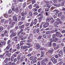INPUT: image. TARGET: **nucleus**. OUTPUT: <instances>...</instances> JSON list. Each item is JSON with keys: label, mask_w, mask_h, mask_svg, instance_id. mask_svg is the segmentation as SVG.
Instances as JSON below:
<instances>
[{"label": "nucleus", "mask_w": 65, "mask_h": 65, "mask_svg": "<svg viewBox=\"0 0 65 65\" xmlns=\"http://www.w3.org/2000/svg\"><path fill=\"white\" fill-rule=\"evenodd\" d=\"M10 33H12L11 35V37H12V36H15L17 35V34L15 32H14L13 31V30H10Z\"/></svg>", "instance_id": "1"}, {"label": "nucleus", "mask_w": 65, "mask_h": 65, "mask_svg": "<svg viewBox=\"0 0 65 65\" xmlns=\"http://www.w3.org/2000/svg\"><path fill=\"white\" fill-rule=\"evenodd\" d=\"M26 44L27 45H29V46H25V48H30V47H31V46H32L31 44H29V43H26Z\"/></svg>", "instance_id": "2"}, {"label": "nucleus", "mask_w": 65, "mask_h": 65, "mask_svg": "<svg viewBox=\"0 0 65 65\" xmlns=\"http://www.w3.org/2000/svg\"><path fill=\"white\" fill-rule=\"evenodd\" d=\"M18 37L17 36L15 37L13 39V40H14L16 41V43H18Z\"/></svg>", "instance_id": "3"}, {"label": "nucleus", "mask_w": 65, "mask_h": 65, "mask_svg": "<svg viewBox=\"0 0 65 65\" xmlns=\"http://www.w3.org/2000/svg\"><path fill=\"white\" fill-rule=\"evenodd\" d=\"M13 20L14 21L17 22L18 21V18L15 16H14L13 17Z\"/></svg>", "instance_id": "4"}, {"label": "nucleus", "mask_w": 65, "mask_h": 65, "mask_svg": "<svg viewBox=\"0 0 65 65\" xmlns=\"http://www.w3.org/2000/svg\"><path fill=\"white\" fill-rule=\"evenodd\" d=\"M36 47L37 50H39L40 48V45L39 44H37L36 45Z\"/></svg>", "instance_id": "5"}, {"label": "nucleus", "mask_w": 65, "mask_h": 65, "mask_svg": "<svg viewBox=\"0 0 65 65\" xmlns=\"http://www.w3.org/2000/svg\"><path fill=\"white\" fill-rule=\"evenodd\" d=\"M51 20H52V18L49 17H47L46 18V21L47 22H50L51 21Z\"/></svg>", "instance_id": "6"}, {"label": "nucleus", "mask_w": 65, "mask_h": 65, "mask_svg": "<svg viewBox=\"0 0 65 65\" xmlns=\"http://www.w3.org/2000/svg\"><path fill=\"white\" fill-rule=\"evenodd\" d=\"M57 22H58L60 24H62V21H61V20H60V19L59 18H57Z\"/></svg>", "instance_id": "7"}, {"label": "nucleus", "mask_w": 65, "mask_h": 65, "mask_svg": "<svg viewBox=\"0 0 65 65\" xmlns=\"http://www.w3.org/2000/svg\"><path fill=\"white\" fill-rule=\"evenodd\" d=\"M49 25V23L47 22H46L45 23V24H44V27H45V28H46V27H47V26H48Z\"/></svg>", "instance_id": "8"}, {"label": "nucleus", "mask_w": 65, "mask_h": 65, "mask_svg": "<svg viewBox=\"0 0 65 65\" xmlns=\"http://www.w3.org/2000/svg\"><path fill=\"white\" fill-rule=\"evenodd\" d=\"M4 34H5L6 36H8V33H7V31L6 30L4 31Z\"/></svg>", "instance_id": "9"}, {"label": "nucleus", "mask_w": 65, "mask_h": 65, "mask_svg": "<svg viewBox=\"0 0 65 65\" xmlns=\"http://www.w3.org/2000/svg\"><path fill=\"white\" fill-rule=\"evenodd\" d=\"M27 14V12H25V13L22 12L21 13V15L22 17H24L25 16V15H26Z\"/></svg>", "instance_id": "10"}, {"label": "nucleus", "mask_w": 65, "mask_h": 65, "mask_svg": "<svg viewBox=\"0 0 65 65\" xmlns=\"http://www.w3.org/2000/svg\"><path fill=\"white\" fill-rule=\"evenodd\" d=\"M37 23V20L36 19H35L34 20V22L33 24L34 25H36Z\"/></svg>", "instance_id": "11"}, {"label": "nucleus", "mask_w": 65, "mask_h": 65, "mask_svg": "<svg viewBox=\"0 0 65 65\" xmlns=\"http://www.w3.org/2000/svg\"><path fill=\"white\" fill-rule=\"evenodd\" d=\"M56 36L57 37H59L60 35V33L59 32H57L56 33Z\"/></svg>", "instance_id": "12"}, {"label": "nucleus", "mask_w": 65, "mask_h": 65, "mask_svg": "<svg viewBox=\"0 0 65 65\" xmlns=\"http://www.w3.org/2000/svg\"><path fill=\"white\" fill-rule=\"evenodd\" d=\"M19 9L18 8H16L14 10V11L16 12V13H18L19 12Z\"/></svg>", "instance_id": "13"}, {"label": "nucleus", "mask_w": 65, "mask_h": 65, "mask_svg": "<svg viewBox=\"0 0 65 65\" xmlns=\"http://www.w3.org/2000/svg\"><path fill=\"white\" fill-rule=\"evenodd\" d=\"M34 7H36L37 8H39V6H38L37 4H35L34 5Z\"/></svg>", "instance_id": "14"}, {"label": "nucleus", "mask_w": 65, "mask_h": 65, "mask_svg": "<svg viewBox=\"0 0 65 65\" xmlns=\"http://www.w3.org/2000/svg\"><path fill=\"white\" fill-rule=\"evenodd\" d=\"M45 6L46 7H47L48 8H50V7H51V6L50 5H49V4H46L45 5Z\"/></svg>", "instance_id": "15"}, {"label": "nucleus", "mask_w": 65, "mask_h": 65, "mask_svg": "<svg viewBox=\"0 0 65 65\" xmlns=\"http://www.w3.org/2000/svg\"><path fill=\"white\" fill-rule=\"evenodd\" d=\"M36 62H37V60L34 59L31 61V63L32 64H34V63H35Z\"/></svg>", "instance_id": "16"}, {"label": "nucleus", "mask_w": 65, "mask_h": 65, "mask_svg": "<svg viewBox=\"0 0 65 65\" xmlns=\"http://www.w3.org/2000/svg\"><path fill=\"white\" fill-rule=\"evenodd\" d=\"M48 61V59L47 58H46L45 59H43L42 60L41 62H44V63H45V61Z\"/></svg>", "instance_id": "17"}, {"label": "nucleus", "mask_w": 65, "mask_h": 65, "mask_svg": "<svg viewBox=\"0 0 65 65\" xmlns=\"http://www.w3.org/2000/svg\"><path fill=\"white\" fill-rule=\"evenodd\" d=\"M0 47H1L3 45V42L2 41L0 40Z\"/></svg>", "instance_id": "18"}, {"label": "nucleus", "mask_w": 65, "mask_h": 65, "mask_svg": "<svg viewBox=\"0 0 65 65\" xmlns=\"http://www.w3.org/2000/svg\"><path fill=\"white\" fill-rule=\"evenodd\" d=\"M14 57L13 56H11V61L12 62L13 61V60H14Z\"/></svg>", "instance_id": "19"}, {"label": "nucleus", "mask_w": 65, "mask_h": 65, "mask_svg": "<svg viewBox=\"0 0 65 65\" xmlns=\"http://www.w3.org/2000/svg\"><path fill=\"white\" fill-rule=\"evenodd\" d=\"M62 12H59L58 14V16L59 17H61L62 15Z\"/></svg>", "instance_id": "20"}, {"label": "nucleus", "mask_w": 65, "mask_h": 65, "mask_svg": "<svg viewBox=\"0 0 65 65\" xmlns=\"http://www.w3.org/2000/svg\"><path fill=\"white\" fill-rule=\"evenodd\" d=\"M54 40H53L54 42H57L58 40V39L57 38H55L54 39Z\"/></svg>", "instance_id": "21"}, {"label": "nucleus", "mask_w": 65, "mask_h": 65, "mask_svg": "<svg viewBox=\"0 0 65 65\" xmlns=\"http://www.w3.org/2000/svg\"><path fill=\"white\" fill-rule=\"evenodd\" d=\"M59 47V45L58 44L57 46L55 48V50H56L58 49Z\"/></svg>", "instance_id": "22"}, {"label": "nucleus", "mask_w": 65, "mask_h": 65, "mask_svg": "<svg viewBox=\"0 0 65 65\" xmlns=\"http://www.w3.org/2000/svg\"><path fill=\"white\" fill-rule=\"evenodd\" d=\"M54 39L51 38L50 39V42H54Z\"/></svg>", "instance_id": "23"}, {"label": "nucleus", "mask_w": 65, "mask_h": 65, "mask_svg": "<svg viewBox=\"0 0 65 65\" xmlns=\"http://www.w3.org/2000/svg\"><path fill=\"white\" fill-rule=\"evenodd\" d=\"M51 18L52 20L50 22L51 23H54V21H55V20L53 19V18Z\"/></svg>", "instance_id": "24"}, {"label": "nucleus", "mask_w": 65, "mask_h": 65, "mask_svg": "<svg viewBox=\"0 0 65 65\" xmlns=\"http://www.w3.org/2000/svg\"><path fill=\"white\" fill-rule=\"evenodd\" d=\"M55 60L56 59H55V58L54 57H53L51 58V61H52L53 62L54 61H55Z\"/></svg>", "instance_id": "25"}, {"label": "nucleus", "mask_w": 65, "mask_h": 65, "mask_svg": "<svg viewBox=\"0 0 65 65\" xmlns=\"http://www.w3.org/2000/svg\"><path fill=\"white\" fill-rule=\"evenodd\" d=\"M13 2L15 5L17 4V2L16 0H13Z\"/></svg>", "instance_id": "26"}, {"label": "nucleus", "mask_w": 65, "mask_h": 65, "mask_svg": "<svg viewBox=\"0 0 65 65\" xmlns=\"http://www.w3.org/2000/svg\"><path fill=\"white\" fill-rule=\"evenodd\" d=\"M59 54H61V55H63V52L61 50L59 52Z\"/></svg>", "instance_id": "27"}, {"label": "nucleus", "mask_w": 65, "mask_h": 65, "mask_svg": "<svg viewBox=\"0 0 65 65\" xmlns=\"http://www.w3.org/2000/svg\"><path fill=\"white\" fill-rule=\"evenodd\" d=\"M53 62L54 64H56V63H57V60L55 59V61H53Z\"/></svg>", "instance_id": "28"}, {"label": "nucleus", "mask_w": 65, "mask_h": 65, "mask_svg": "<svg viewBox=\"0 0 65 65\" xmlns=\"http://www.w3.org/2000/svg\"><path fill=\"white\" fill-rule=\"evenodd\" d=\"M48 52L49 53H53V51L52 50H49Z\"/></svg>", "instance_id": "29"}, {"label": "nucleus", "mask_w": 65, "mask_h": 65, "mask_svg": "<svg viewBox=\"0 0 65 65\" xmlns=\"http://www.w3.org/2000/svg\"><path fill=\"white\" fill-rule=\"evenodd\" d=\"M59 24V22L57 21L54 23V24L55 25H58V24Z\"/></svg>", "instance_id": "30"}, {"label": "nucleus", "mask_w": 65, "mask_h": 65, "mask_svg": "<svg viewBox=\"0 0 65 65\" xmlns=\"http://www.w3.org/2000/svg\"><path fill=\"white\" fill-rule=\"evenodd\" d=\"M41 65H46V64H45V62H44L42 61V62H41Z\"/></svg>", "instance_id": "31"}, {"label": "nucleus", "mask_w": 65, "mask_h": 65, "mask_svg": "<svg viewBox=\"0 0 65 65\" xmlns=\"http://www.w3.org/2000/svg\"><path fill=\"white\" fill-rule=\"evenodd\" d=\"M24 19H25V17H23L21 19V21H23L24 20Z\"/></svg>", "instance_id": "32"}, {"label": "nucleus", "mask_w": 65, "mask_h": 65, "mask_svg": "<svg viewBox=\"0 0 65 65\" xmlns=\"http://www.w3.org/2000/svg\"><path fill=\"white\" fill-rule=\"evenodd\" d=\"M21 58V57H20V56L19 55H18L17 56V59L18 60H20V59Z\"/></svg>", "instance_id": "33"}, {"label": "nucleus", "mask_w": 65, "mask_h": 65, "mask_svg": "<svg viewBox=\"0 0 65 65\" xmlns=\"http://www.w3.org/2000/svg\"><path fill=\"white\" fill-rule=\"evenodd\" d=\"M52 45L53 46L55 47V46H56L57 45H56V43H53L52 44Z\"/></svg>", "instance_id": "34"}, {"label": "nucleus", "mask_w": 65, "mask_h": 65, "mask_svg": "<svg viewBox=\"0 0 65 65\" xmlns=\"http://www.w3.org/2000/svg\"><path fill=\"white\" fill-rule=\"evenodd\" d=\"M6 55H7V56H8V57H10L11 56V54H10V53H7L6 54Z\"/></svg>", "instance_id": "35"}, {"label": "nucleus", "mask_w": 65, "mask_h": 65, "mask_svg": "<svg viewBox=\"0 0 65 65\" xmlns=\"http://www.w3.org/2000/svg\"><path fill=\"white\" fill-rule=\"evenodd\" d=\"M42 10V8H40L38 9V12H41V11Z\"/></svg>", "instance_id": "36"}, {"label": "nucleus", "mask_w": 65, "mask_h": 65, "mask_svg": "<svg viewBox=\"0 0 65 65\" xmlns=\"http://www.w3.org/2000/svg\"><path fill=\"white\" fill-rule=\"evenodd\" d=\"M4 16L5 18H7L8 17V15H7V14H4Z\"/></svg>", "instance_id": "37"}, {"label": "nucleus", "mask_w": 65, "mask_h": 65, "mask_svg": "<svg viewBox=\"0 0 65 65\" xmlns=\"http://www.w3.org/2000/svg\"><path fill=\"white\" fill-rule=\"evenodd\" d=\"M31 1L32 4H34V3H35V0H32Z\"/></svg>", "instance_id": "38"}, {"label": "nucleus", "mask_w": 65, "mask_h": 65, "mask_svg": "<svg viewBox=\"0 0 65 65\" xmlns=\"http://www.w3.org/2000/svg\"><path fill=\"white\" fill-rule=\"evenodd\" d=\"M48 46L51 47V46H52V43H51V42H49L48 43Z\"/></svg>", "instance_id": "39"}, {"label": "nucleus", "mask_w": 65, "mask_h": 65, "mask_svg": "<svg viewBox=\"0 0 65 65\" xmlns=\"http://www.w3.org/2000/svg\"><path fill=\"white\" fill-rule=\"evenodd\" d=\"M55 37H56V35L55 34H54L53 35L52 37L53 39H54V38H55Z\"/></svg>", "instance_id": "40"}, {"label": "nucleus", "mask_w": 65, "mask_h": 65, "mask_svg": "<svg viewBox=\"0 0 65 65\" xmlns=\"http://www.w3.org/2000/svg\"><path fill=\"white\" fill-rule=\"evenodd\" d=\"M41 38H42V36L41 35H40L38 37V39H41Z\"/></svg>", "instance_id": "41"}, {"label": "nucleus", "mask_w": 65, "mask_h": 65, "mask_svg": "<svg viewBox=\"0 0 65 65\" xmlns=\"http://www.w3.org/2000/svg\"><path fill=\"white\" fill-rule=\"evenodd\" d=\"M26 3H24L23 5V8H25V7H26Z\"/></svg>", "instance_id": "42"}, {"label": "nucleus", "mask_w": 65, "mask_h": 65, "mask_svg": "<svg viewBox=\"0 0 65 65\" xmlns=\"http://www.w3.org/2000/svg\"><path fill=\"white\" fill-rule=\"evenodd\" d=\"M21 6H22V4L20 3L19 5V8H20L21 7Z\"/></svg>", "instance_id": "43"}, {"label": "nucleus", "mask_w": 65, "mask_h": 65, "mask_svg": "<svg viewBox=\"0 0 65 65\" xmlns=\"http://www.w3.org/2000/svg\"><path fill=\"white\" fill-rule=\"evenodd\" d=\"M45 11L46 12H47V11H49V9L48 8H46L45 9Z\"/></svg>", "instance_id": "44"}, {"label": "nucleus", "mask_w": 65, "mask_h": 65, "mask_svg": "<svg viewBox=\"0 0 65 65\" xmlns=\"http://www.w3.org/2000/svg\"><path fill=\"white\" fill-rule=\"evenodd\" d=\"M61 5L59 4H56V7H59V6H60Z\"/></svg>", "instance_id": "45"}, {"label": "nucleus", "mask_w": 65, "mask_h": 65, "mask_svg": "<svg viewBox=\"0 0 65 65\" xmlns=\"http://www.w3.org/2000/svg\"><path fill=\"white\" fill-rule=\"evenodd\" d=\"M29 15L30 16H32V12L31 11H30L29 12Z\"/></svg>", "instance_id": "46"}, {"label": "nucleus", "mask_w": 65, "mask_h": 65, "mask_svg": "<svg viewBox=\"0 0 65 65\" xmlns=\"http://www.w3.org/2000/svg\"><path fill=\"white\" fill-rule=\"evenodd\" d=\"M65 19V16L63 15L61 18V20H64Z\"/></svg>", "instance_id": "47"}, {"label": "nucleus", "mask_w": 65, "mask_h": 65, "mask_svg": "<svg viewBox=\"0 0 65 65\" xmlns=\"http://www.w3.org/2000/svg\"><path fill=\"white\" fill-rule=\"evenodd\" d=\"M51 33L50 31H47L46 32V34L47 35L50 34Z\"/></svg>", "instance_id": "48"}, {"label": "nucleus", "mask_w": 65, "mask_h": 65, "mask_svg": "<svg viewBox=\"0 0 65 65\" xmlns=\"http://www.w3.org/2000/svg\"><path fill=\"white\" fill-rule=\"evenodd\" d=\"M41 55H44V54L45 53V52L44 51H41Z\"/></svg>", "instance_id": "49"}, {"label": "nucleus", "mask_w": 65, "mask_h": 65, "mask_svg": "<svg viewBox=\"0 0 65 65\" xmlns=\"http://www.w3.org/2000/svg\"><path fill=\"white\" fill-rule=\"evenodd\" d=\"M23 23V22H19V23L18 24V25H21Z\"/></svg>", "instance_id": "50"}, {"label": "nucleus", "mask_w": 65, "mask_h": 65, "mask_svg": "<svg viewBox=\"0 0 65 65\" xmlns=\"http://www.w3.org/2000/svg\"><path fill=\"white\" fill-rule=\"evenodd\" d=\"M8 61V58H7L5 60V63H6Z\"/></svg>", "instance_id": "51"}, {"label": "nucleus", "mask_w": 65, "mask_h": 65, "mask_svg": "<svg viewBox=\"0 0 65 65\" xmlns=\"http://www.w3.org/2000/svg\"><path fill=\"white\" fill-rule=\"evenodd\" d=\"M39 27V25L38 24H37L35 26L36 28H38V27Z\"/></svg>", "instance_id": "52"}, {"label": "nucleus", "mask_w": 65, "mask_h": 65, "mask_svg": "<svg viewBox=\"0 0 65 65\" xmlns=\"http://www.w3.org/2000/svg\"><path fill=\"white\" fill-rule=\"evenodd\" d=\"M32 8V5L31 4L29 6V9H31Z\"/></svg>", "instance_id": "53"}, {"label": "nucleus", "mask_w": 65, "mask_h": 65, "mask_svg": "<svg viewBox=\"0 0 65 65\" xmlns=\"http://www.w3.org/2000/svg\"><path fill=\"white\" fill-rule=\"evenodd\" d=\"M20 61L19 60H18L17 62V64H20Z\"/></svg>", "instance_id": "54"}, {"label": "nucleus", "mask_w": 65, "mask_h": 65, "mask_svg": "<svg viewBox=\"0 0 65 65\" xmlns=\"http://www.w3.org/2000/svg\"><path fill=\"white\" fill-rule=\"evenodd\" d=\"M33 56L30 57L29 58V60H33Z\"/></svg>", "instance_id": "55"}, {"label": "nucleus", "mask_w": 65, "mask_h": 65, "mask_svg": "<svg viewBox=\"0 0 65 65\" xmlns=\"http://www.w3.org/2000/svg\"><path fill=\"white\" fill-rule=\"evenodd\" d=\"M26 39V37H24L22 39H21V40H24V39Z\"/></svg>", "instance_id": "56"}, {"label": "nucleus", "mask_w": 65, "mask_h": 65, "mask_svg": "<svg viewBox=\"0 0 65 65\" xmlns=\"http://www.w3.org/2000/svg\"><path fill=\"white\" fill-rule=\"evenodd\" d=\"M3 30V28L1 27H0V32H1V31H2Z\"/></svg>", "instance_id": "57"}, {"label": "nucleus", "mask_w": 65, "mask_h": 65, "mask_svg": "<svg viewBox=\"0 0 65 65\" xmlns=\"http://www.w3.org/2000/svg\"><path fill=\"white\" fill-rule=\"evenodd\" d=\"M40 51H43L44 50V48L43 47H41L40 50Z\"/></svg>", "instance_id": "58"}, {"label": "nucleus", "mask_w": 65, "mask_h": 65, "mask_svg": "<svg viewBox=\"0 0 65 65\" xmlns=\"http://www.w3.org/2000/svg\"><path fill=\"white\" fill-rule=\"evenodd\" d=\"M17 51V50L16 49H14L12 51V53H13V52H15V51Z\"/></svg>", "instance_id": "59"}, {"label": "nucleus", "mask_w": 65, "mask_h": 65, "mask_svg": "<svg viewBox=\"0 0 65 65\" xmlns=\"http://www.w3.org/2000/svg\"><path fill=\"white\" fill-rule=\"evenodd\" d=\"M12 63L11 61H10L9 63V65H12Z\"/></svg>", "instance_id": "60"}, {"label": "nucleus", "mask_w": 65, "mask_h": 65, "mask_svg": "<svg viewBox=\"0 0 65 65\" xmlns=\"http://www.w3.org/2000/svg\"><path fill=\"white\" fill-rule=\"evenodd\" d=\"M27 2L28 4H29V3H31V1H29V0H28Z\"/></svg>", "instance_id": "61"}, {"label": "nucleus", "mask_w": 65, "mask_h": 65, "mask_svg": "<svg viewBox=\"0 0 65 65\" xmlns=\"http://www.w3.org/2000/svg\"><path fill=\"white\" fill-rule=\"evenodd\" d=\"M15 24V22H12V23H11V24L13 25V26H14V24Z\"/></svg>", "instance_id": "62"}, {"label": "nucleus", "mask_w": 65, "mask_h": 65, "mask_svg": "<svg viewBox=\"0 0 65 65\" xmlns=\"http://www.w3.org/2000/svg\"><path fill=\"white\" fill-rule=\"evenodd\" d=\"M43 36L45 38H46V35L45 34L43 35Z\"/></svg>", "instance_id": "63"}, {"label": "nucleus", "mask_w": 65, "mask_h": 65, "mask_svg": "<svg viewBox=\"0 0 65 65\" xmlns=\"http://www.w3.org/2000/svg\"><path fill=\"white\" fill-rule=\"evenodd\" d=\"M34 11H37V9L36 8H35L34 9Z\"/></svg>", "instance_id": "64"}]
</instances>
